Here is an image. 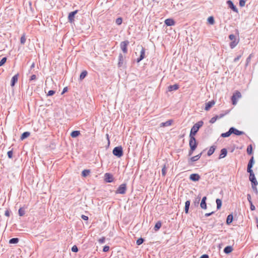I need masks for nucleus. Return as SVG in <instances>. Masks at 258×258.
I'll list each match as a JSON object with an SVG mask.
<instances>
[{
    "label": "nucleus",
    "instance_id": "obj_29",
    "mask_svg": "<svg viewBox=\"0 0 258 258\" xmlns=\"http://www.w3.org/2000/svg\"><path fill=\"white\" fill-rule=\"evenodd\" d=\"M215 150V147L214 146H211L210 147V148L209 149V151H208V153H207L208 156H210L212 155L214 153Z\"/></svg>",
    "mask_w": 258,
    "mask_h": 258
},
{
    "label": "nucleus",
    "instance_id": "obj_23",
    "mask_svg": "<svg viewBox=\"0 0 258 258\" xmlns=\"http://www.w3.org/2000/svg\"><path fill=\"white\" fill-rule=\"evenodd\" d=\"M179 88V86L177 84H174L173 85H170L168 88L169 91H172L174 90H176Z\"/></svg>",
    "mask_w": 258,
    "mask_h": 258
},
{
    "label": "nucleus",
    "instance_id": "obj_5",
    "mask_svg": "<svg viewBox=\"0 0 258 258\" xmlns=\"http://www.w3.org/2000/svg\"><path fill=\"white\" fill-rule=\"evenodd\" d=\"M126 190V184L125 183L121 184L118 187L116 193L119 194H124Z\"/></svg>",
    "mask_w": 258,
    "mask_h": 258
},
{
    "label": "nucleus",
    "instance_id": "obj_33",
    "mask_svg": "<svg viewBox=\"0 0 258 258\" xmlns=\"http://www.w3.org/2000/svg\"><path fill=\"white\" fill-rule=\"evenodd\" d=\"M87 75V72L86 71H83L80 75V80H82L83 79H84L86 77Z\"/></svg>",
    "mask_w": 258,
    "mask_h": 258
},
{
    "label": "nucleus",
    "instance_id": "obj_41",
    "mask_svg": "<svg viewBox=\"0 0 258 258\" xmlns=\"http://www.w3.org/2000/svg\"><path fill=\"white\" fill-rule=\"evenodd\" d=\"M20 42L22 44H24L26 42L25 35L24 34L21 37Z\"/></svg>",
    "mask_w": 258,
    "mask_h": 258
},
{
    "label": "nucleus",
    "instance_id": "obj_1",
    "mask_svg": "<svg viewBox=\"0 0 258 258\" xmlns=\"http://www.w3.org/2000/svg\"><path fill=\"white\" fill-rule=\"evenodd\" d=\"M203 124L204 122L202 120H200L195 123L191 128L189 137H195L199 128L203 126Z\"/></svg>",
    "mask_w": 258,
    "mask_h": 258
},
{
    "label": "nucleus",
    "instance_id": "obj_4",
    "mask_svg": "<svg viewBox=\"0 0 258 258\" xmlns=\"http://www.w3.org/2000/svg\"><path fill=\"white\" fill-rule=\"evenodd\" d=\"M189 145L192 150H195L197 147V143L195 137H189Z\"/></svg>",
    "mask_w": 258,
    "mask_h": 258
},
{
    "label": "nucleus",
    "instance_id": "obj_48",
    "mask_svg": "<svg viewBox=\"0 0 258 258\" xmlns=\"http://www.w3.org/2000/svg\"><path fill=\"white\" fill-rule=\"evenodd\" d=\"M245 4V0H240L239 1V6L241 7H244Z\"/></svg>",
    "mask_w": 258,
    "mask_h": 258
},
{
    "label": "nucleus",
    "instance_id": "obj_40",
    "mask_svg": "<svg viewBox=\"0 0 258 258\" xmlns=\"http://www.w3.org/2000/svg\"><path fill=\"white\" fill-rule=\"evenodd\" d=\"M122 22V19L121 17L118 18L116 19L115 23L117 25H120Z\"/></svg>",
    "mask_w": 258,
    "mask_h": 258
},
{
    "label": "nucleus",
    "instance_id": "obj_3",
    "mask_svg": "<svg viewBox=\"0 0 258 258\" xmlns=\"http://www.w3.org/2000/svg\"><path fill=\"white\" fill-rule=\"evenodd\" d=\"M229 39L232 41L230 43V46L231 48H234L238 43V41H236L235 36L234 34H230L229 36Z\"/></svg>",
    "mask_w": 258,
    "mask_h": 258
},
{
    "label": "nucleus",
    "instance_id": "obj_46",
    "mask_svg": "<svg viewBox=\"0 0 258 258\" xmlns=\"http://www.w3.org/2000/svg\"><path fill=\"white\" fill-rule=\"evenodd\" d=\"M166 166L164 165L162 167V174L163 176H165L166 175Z\"/></svg>",
    "mask_w": 258,
    "mask_h": 258
},
{
    "label": "nucleus",
    "instance_id": "obj_37",
    "mask_svg": "<svg viewBox=\"0 0 258 258\" xmlns=\"http://www.w3.org/2000/svg\"><path fill=\"white\" fill-rule=\"evenodd\" d=\"M208 22L209 24L213 25L215 23V20L214 17L212 16H210L208 18Z\"/></svg>",
    "mask_w": 258,
    "mask_h": 258
},
{
    "label": "nucleus",
    "instance_id": "obj_61",
    "mask_svg": "<svg viewBox=\"0 0 258 258\" xmlns=\"http://www.w3.org/2000/svg\"><path fill=\"white\" fill-rule=\"evenodd\" d=\"M5 215L7 217L10 216V212L8 210H6L5 213Z\"/></svg>",
    "mask_w": 258,
    "mask_h": 258
},
{
    "label": "nucleus",
    "instance_id": "obj_42",
    "mask_svg": "<svg viewBox=\"0 0 258 258\" xmlns=\"http://www.w3.org/2000/svg\"><path fill=\"white\" fill-rule=\"evenodd\" d=\"M144 241V239L142 238H140L137 240V245H141L142 244Z\"/></svg>",
    "mask_w": 258,
    "mask_h": 258
},
{
    "label": "nucleus",
    "instance_id": "obj_28",
    "mask_svg": "<svg viewBox=\"0 0 258 258\" xmlns=\"http://www.w3.org/2000/svg\"><path fill=\"white\" fill-rule=\"evenodd\" d=\"M189 206H190V201H186L185 203V208H184V211H185V213L186 214H187L188 212Z\"/></svg>",
    "mask_w": 258,
    "mask_h": 258
},
{
    "label": "nucleus",
    "instance_id": "obj_15",
    "mask_svg": "<svg viewBox=\"0 0 258 258\" xmlns=\"http://www.w3.org/2000/svg\"><path fill=\"white\" fill-rule=\"evenodd\" d=\"M227 3L230 8H231L234 12L237 13L238 10L236 7L234 5L232 2L230 0H229L227 2Z\"/></svg>",
    "mask_w": 258,
    "mask_h": 258
},
{
    "label": "nucleus",
    "instance_id": "obj_32",
    "mask_svg": "<svg viewBox=\"0 0 258 258\" xmlns=\"http://www.w3.org/2000/svg\"><path fill=\"white\" fill-rule=\"evenodd\" d=\"M161 223L160 221L157 222L154 226V230L156 231H158L161 228Z\"/></svg>",
    "mask_w": 258,
    "mask_h": 258
},
{
    "label": "nucleus",
    "instance_id": "obj_51",
    "mask_svg": "<svg viewBox=\"0 0 258 258\" xmlns=\"http://www.w3.org/2000/svg\"><path fill=\"white\" fill-rule=\"evenodd\" d=\"M105 238L104 237H103L101 238H100L99 240H98V241L100 243H103L105 242Z\"/></svg>",
    "mask_w": 258,
    "mask_h": 258
},
{
    "label": "nucleus",
    "instance_id": "obj_17",
    "mask_svg": "<svg viewBox=\"0 0 258 258\" xmlns=\"http://www.w3.org/2000/svg\"><path fill=\"white\" fill-rule=\"evenodd\" d=\"M231 131L232 132V134H234L237 136H240L244 134V133L242 131H240L234 128V127H230Z\"/></svg>",
    "mask_w": 258,
    "mask_h": 258
},
{
    "label": "nucleus",
    "instance_id": "obj_39",
    "mask_svg": "<svg viewBox=\"0 0 258 258\" xmlns=\"http://www.w3.org/2000/svg\"><path fill=\"white\" fill-rule=\"evenodd\" d=\"M247 153L248 154L250 155L252 153V148L251 145H249L247 147Z\"/></svg>",
    "mask_w": 258,
    "mask_h": 258
},
{
    "label": "nucleus",
    "instance_id": "obj_22",
    "mask_svg": "<svg viewBox=\"0 0 258 258\" xmlns=\"http://www.w3.org/2000/svg\"><path fill=\"white\" fill-rule=\"evenodd\" d=\"M227 154V151L226 149L223 148L221 150V153L219 155V159L224 158Z\"/></svg>",
    "mask_w": 258,
    "mask_h": 258
},
{
    "label": "nucleus",
    "instance_id": "obj_38",
    "mask_svg": "<svg viewBox=\"0 0 258 258\" xmlns=\"http://www.w3.org/2000/svg\"><path fill=\"white\" fill-rule=\"evenodd\" d=\"M18 213L20 216H23L24 215L25 212L23 208H21L19 209Z\"/></svg>",
    "mask_w": 258,
    "mask_h": 258
},
{
    "label": "nucleus",
    "instance_id": "obj_55",
    "mask_svg": "<svg viewBox=\"0 0 258 258\" xmlns=\"http://www.w3.org/2000/svg\"><path fill=\"white\" fill-rule=\"evenodd\" d=\"M252 189L255 191V193L257 194V188H256V185H255L254 184L253 185H252Z\"/></svg>",
    "mask_w": 258,
    "mask_h": 258
},
{
    "label": "nucleus",
    "instance_id": "obj_31",
    "mask_svg": "<svg viewBox=\"0 0 258 258\" xmlns=\"http://www.w3.org/2000/svg\"><path fill=\"white\" fill-rule=\"evenodd\" d=\"M30 133L28 132H25L24 133H23L22 135H21V139L22 140L27 138V137H28L29 136H30Z\"/></svg>",
    "mask_w": 258,
    "mask_h": 258
},
{
    "label": "nucleus",
    "instance_id": "obj_20",
    "mask_svg": "<svg viewBox=\"0 0 258 258\" xmlns=\"http://www.w3.org/2000/svg\"><path fill=\"white\" fill-rule=\"evenodd\" d=\"M202 155V153H201L196 156L191 157L189 159V163L190 164V163H189L190 161H191V162H193L198 161L201 158Z\"/></svg>",
    "mask_w": 258,
    "mask_h": 258
},
{
    "label": "nucleus",
    "instance_id": "obj_49",
    "mask_svg": "<svg viewBox=\"0 0 258 258\" xmlns=\"http://www.w3.org/2000/svg\"><path fill=\"white\" fill-rule=\"evenodd\" d=\"M8 156L9 158H12L13 156V151H9L7 153Z\"/></svg>",
    "mask_w": 258,
    "mask_h": 258
},
{
    "label": "nucleus",
    "instance_id": "obj_24",
    "mask_svg": "<svg viewBox=\"0 0 258 258\" xmlns=\"http://www.w3.org/2000/svg\"><path fill=\"white\" fill-rule=\"evenodd\" d=\"M172 122V120H168L166 121V122H162L160 124V126L161 127H165V126H169V125H171Z\"/></svg>",
    "mask_w": 258,
    "mask_h": 258
},
{
    "label": "nucleus",
    "instance_id": "obj_44",
    "mask_svg": "<svg viewBox=\"0 0 258 258\" xmlns=\"http://www.w3.org/2000/svg\"><path fill=\"white\" fill-rule=\"evenodd\" d=\"M218 119L217 117L215 116L211 118V119L210 120V123H214L216 122V121Z\"/></svg>",
    "mask_w": 258,
    "mask_h": 258
},
{
    "label": "nucleus",
    "instance_id": "obj_57",
    "mask_svg": "<svg viewBox=\"0 0 258 258\" xmlns=\"http://www.w3.org/2000/svg\"><path fill=\"white\" fill-rule=\"evenodd\" d=\"M241 57V55H239L237 56L236 57H235L234 59V62L237 61Z\"/></svg>",
    "mask_w": 258,
    "mask_h": 258
},
{
    "label": "nucleus",
    "instance_id": "obj_11",
    "mask_svg": "<svg viewBox=\"0 0 258 258\" xmlns=\"http://www.w3.org/2000/svg\"><path fill=\"white\" fill-rule=\"evenodd\" d=\"M78 13V11L76 10L75 11L71 12L68 16V20L69 22L72 23L74 21V17L75 15Z\"/></svg>",
    "mask_w": 258,
    "mask_h": 258
},
{
    "label": "nucleus",
    "instance_id": "obj_10",
    "mask_svg": "<svg viewBox=\"0 0 258 258\" xmlns=\"http://www.w3.org/2000/svg\"><path fill=\"white\" fill-rule=\"evenodd\" d=\"M253 164H254V158H253V157L252 156L251 158H250V159L249 160L248 165H247V172H250L251 171H252L251 168L253 165Z\"/></svg>",
    "mask_w": 258,
    "mask_h": 258
},
{
    "label": "nucleus",
    "instance_id": "obj_14",
    "mask_svg": "<svg viewBox=\"0 0 258 258\" xmlns=\"http://www.w3.org/2000/svg\"><path fill=\"white\" fill-rule=\"evenodd\" d=\"M124 61V58L121 54H119L118 56V67L120 68L122 67Z\"/></svg>",
    "mask_w": 258,
    "mask_h": 258
},
{
    "label": "nucleus",
    "instance_id": "obj_64",
    "mask_svg": "<svg viewBox=\"0 0 258 258\" xmlns=\"http://www.w3.org/2000/svg\"><path fill=\"white\" fill-rule=\"evenodd\" d=\"M200 258H209V256L207 254H203Z\"/></svg>",
    "mask_w": 258,
    "mask_h": 258
},
{
    "label": "nucleus",
    "instance_id": "obj_58",
    "mask_svg": "<svg viewBox=\"0 0 258 258\" xmlns=\"http://www.w3.org/2000/svg\"><path fill=\"white\" fill-rule=\"evenodd\" d=\"M81 218L84 220H88V217L85 215H82L81 216Z\"/></svg>",
    "mask_w": 258,
    "mask_h": 258
},
{
    "label": "nucleus",
    "instance_id": "obj_43",
    "mask_svg": "<svg viewBox=\"0 0 258 258\" xmlns=\"http://www.w3.org/2000/svg\"><path fill=\"white\" fill-rule=\"evenodd\" d=\"M7 61V57H3L1 60L0 61V67L3 66Z\"/></svg>",
    "mask_w": 258,
    "mask_h": 258
},
{
    "label": "nucleus",
    "instance_id": "obj_27",
    "mask_svg": "<svg viewBox=\"0 0 258 258\" xmlns=\"http://www.w3.org/2000/svg\"><path fill=\"white\" fill-rule=\"evenodd\" d=\"M233 249L231 246H227L224 249V252L225 253L228 254L232 251Z\"/></svg>",
    "mask_w": 258,
    "mask_h": 258
},
{
    "label": "nucleus",
    "instance_id": "obj_16",
    "mask_svg": "<svg viewBox=\"0 0 258 258\" xmlns=\"http://www.w3.org/2000/svg\"><path fill=\"white\" fill-rule=\"evenodd\" d=\"M215 102L214 100L209 101L206 103L205 109L206 111H208L214 104Z\"/></svg>",
    "mask_w": 258,
    "mask_h": 258
},
{
    "label": "nucleus",
    "instance_id": "obj_56",
    "mask_svg": "<svg viewBox=\"0 0 258 258\" xmlns=\"http://www.w3.org/2000/svg\"><path fill=\"white\" fill-rule=\"evenodd\" d=\"M247 200L249 202V203H251L252 201H251V196L249 194H248L247 196Z\"/></svg>",
    "mask_w": 258,
    "mask_h": 258
},
{
    "label": "nucleus",
    "instance_id": "obj_47",
    "mask_svg": "<svg viewBox=\"0 0 258 258\" xmlns=\"http://www.w3.org/2000/svg\"><path fill=\"white\" fill-rule=\"evenodd\" d=\"M72 251L75 252H77L78 251V248L76 245H74L72 247Z\"/></svg>",
    "mask_w": 258,
    "mask_h": 258
},
{
    "label": "nucleus",
    "instance_id": "obj_7",
    "mask_svg": "<svg viewBox=\"0 0 258 258\" xmlns=\"http://www.w3.org/2000/svg\"><path fill=\"white\" fill-rule=\"evenodd\" d=\"M248 172L249 173V179L251 181V184L257 185L258 184V182L255 177V175L253 171H251Z\"/></svg>",
    "mask_w": 258,
    "mask_h": 258
},
{
    "label": "nucleus",
    "instance_id": "obj_62",
    "mask_svg": "<svg viewBox=\"0 0 258 258\" xmlns=\"http://www.w3.org/2000/svg\"><path fill=\"white\" fill-rule=\"evenodd\" d=\"M68 91V87H64L63 89V91L61 93V94H64L65 92H67Z\"/></svg>",
    "mask_w": 258,
    "mask_h": 258
},
{
    "label": "nucleus",
    "instance_id": "obj_12",
    "mask_svg": "<svg viewBox=\"0 0 258 258\" xmlns=\"http://www.w3.org/2000/svg\"><path fill=\"white\" fill-rule=\"evenodd\" d=\"M145 50L144 47H142V49L140 52V57L137 58V62H139L141 61L143 59L145 58Z\"/></svg>",
    "mask_w": 258,
    "mask_h": 258
},
{
    "label": "nucleus",
    "instance_id": "obj_26",
    "mask_svg": "<svg viewBox=\"0 0 258 258\" xmlns=\"http://www.w3.org/2000/svg\"><path fill=\"white\" fill-rule=\"evenodd\" d=\"M232 134V132L231 130V128L229 130V131L225 133H222L221 135V136L223 138H226L229 137Z\"/></svg>",
    "mask_w": 258,
    "mask_h": 258
},
{
    "label": "nucleus",
    "instance_id": "obj_63",
    "mask_svg": "<svg viewBox=\"0 0 258 258\" xmlns=\"http://www.w3.org/2000/svg\"><path fill=\"white\" fill-rule=\"evenodd\" d=\"M195 150H192L191 149V148H190V150L189 151V153H188V155L189 156H190L192 155V154L193 153V152Z\"/></svg>",
    "mask_w": 258,
    "mask_h": 258
},
{
    "label": "nucleus",
    "instance_id": "obj_34",
    "mask_svg": "<svg viewBox=\"0 0 258 258\" xmlns=\"http://www.w3.org/2000/svg\"><path fill=\"white\" fill-rule=\"evenodd\" d=\"M90 173V170L89 169H85L82 172V175L83 177H86Z\"/></svg>",
    "mask_w": 258,
    "mask_h": 258
},
{
    "label": "nucleus",
    "instance_id": "obj_45",
    "mask_svg": "<svg viewBox=\"0 0 258 258\" xmlns=\"http://www.w3.org/2000/svg\"><path fill=\"white\" fill-rule=\"evenodd\" d=\"M229 112L228 111H226V112L225 113H222V114H220V115H216V116L217 117V118L218 119H220V118H222L223 117H224L226 114H227Z\"/></svg>",
    "mask_w": 258,
    "mask_h": 258
},
{
    "label": "nucleus",
    "instance_id": "obj_6",
    "mask_svg": "<svg viewBox=\"0 0 258 258\" xmlns=\"http://www.w3.org/2000/svg\"><path fill=\"white\" fill-rule=\"evenodd\" d=\"M241 97V93L240 92H239V91H236V92H235L232 97H231V100H232V104L233 105H235L237 103V98H240V97Z\"/></svg>",
    "mask_w": 258,
    "mask_h": 258
},
{
    "label": "nucleus",
    "instance_id": "obj_35",
    "mask_svg": "<svg viewBox=\"0 0 258 258\" xmlns=\"http://www.w3.org/2000/svg\"><path fill=\"white\" fill-rule=\"evenodd\" d=\"M216 202L217 209H220L222 206V201L220 199H216Z\"/></svg>",
    "mask_w": 258,
    "mask_h": 258
},
{
    "label": "nucleus",
    "instance_id": "obj_54",
    "mask_svg": "<svg viewBox=\"0 0 258 258\" xmlns=\"http://www.w3.org/2000/svg\"><path fill=\"white\" fill-rule=\"evenodd\" d=\"M109 250V246H105L104 247H103V251L104 252H107L108 251V250Z\"/></svg>",
    "mask_w": 258,
    "mask_h": 258
},
{
    "label": "nucleus",
    "instance_id": "obj_60",
    "mask_svg": "<svg viewBox=\"0 0 258 258\" xmlns=\"http://www.w3.org/2000/svg\"><path fill=\"white\" fill-rule=\"evenodd\" d=\"M214 213V212H212L211 213H206L205 215V216L206 217H209V216H211V215H212Z\"/></svg>",
    "mask_w": 258,
    "mask_h": 258
},
{
    "label": "nucleus",
    "instance_id": "obj_18",
    "mask_svg": "<svg viewBox=\"0 0 258 258\" xmlns=\"http://www.w3.org/2000/svg\"><path fill=\"white\" fill-rule=\"evenodd\" d=\"M18 74H16L12 77L11 82V86L12 87L14 86L15 84L18 82Z\"/></svg>",
    "mask_w": 258,
    "mask_h": 258
},
{
    "label": "nucleus",
    "instance_id": "obj_21",
    "mask_svg": "<svg viewBox=\"0 0 258 258\" xmlns=\"http://www.w3.org/2000/svg\"><path fill=\"white\" fill-rule=\"evenodd\" d=\"M165 24L168 26H173L175 24L174 21L172 19H167L165 20Z\"/></svg>",
    "mask_w": 258,
    "mask_h": 258
},
{
    "label": "nucleus",
    "instance_id": "obj_30",
    "mask_svg": "<svg viewBox=\"0 0 258 258\" xmlns=\"http://www.w3.org/2000/svg\"><path fill=\"white\" fill-rule=\"evenodd\" d=\"M80 131H74L71 133V136L72 138H76V137H78L80 135Z\"/></svg>",
    "mask_w": 258,
    "mask_h": 258
},
{
    "label": "nucleus",
    "instance_id": "obj_19",
    "mask_svg": "<svg viewBox=\"0 0 258 258\" xmlns=\"http://www.w3.org/2000/svg\"><path fill=\"white\" fill-rule=\"evenodd\" d=\"M206 200H207V197H204L202 199V201H201V204H200V206L201 207L202 209H207V204H206Z\"/></svg>",
    "mask_w": 258,
    "mask_h": 258
},
{
    "label": "nucleus",
    "instance_id": "obj_25",
    "mask_svg": "<svg viewBox=\"0 0 258 258\" xmlns=\"http://www.w3.org/2000/svg\"><path fill=\"white\" fill-rule=\"evenodd\" d=\"M233 219V215L232 214H229L227 217V219H226L227 224H228V225L232 223Z\"/></svg>",
    "mask_w": 258,
    "mask_h": 258
},
{
    "label": "nucleus",
    "instance_id": "obj_8",
    "mask_svg": "<svg viewBox=\"0 0 258 258\" xmlns=\"http://www.w3.org/2000/svg\"><path fill=\"white\" fill-rule=\"evenodd\" d=\"M129 42L127 40L122 41L120 43L121 49L124 53H126L127 51V46Z\"/></svg>",
    "mask_w": 258,
    "mask_h": 258
},
{
    "label": "nucleus",
    "instance_id": "obj_2",
    "mask_svg": "<svg viewBox=\"0 0 258 258\" xmlns=\"http://www.w3.org/2000/svg\"><path fill=\"white\" fill-rule=\"evenodd\" d=\"M113 154L118 157L120 158L123 155V150L121 146H118L115 147L113 151H112Z\"/></svg>",
    "mask_w": 258,
    "mask_h": 258
},
{
    "label": "nucleus",
    "instance_id": "obj_13",
    "mask_svg": "<svg viewBox=\"0 0 258 258\" xmlns=\"http://www.w3.org/2000/svg\"><path fill=\"white\" fill-rule=\"evenodd\" d=\"M189 179L194 181H197L200 179V176L197 173L191 174L189 176Z\"/></svg>",
    "mask_w": 258,
    "mask_h": 258
},
{
    "label": "nucleus",
    "instance_id": "obj_52",
    "mask_svg": "<svg viewBox=\"0 0 258 258\" xmlns=\"http://www.w3.org/2000/svg\"><path fill=\"white\" fill-rule=\"evenodd\" d=\"M250 209L251 211H254L255 209V206L253 205L252 202L250 203Z\"/></svg>",
    "mask_w": 258,
    "mask_h": 258
},
{
    "label": "nucleus",
    "instance_id": "obj_9",
    "mask_svg": "<svg viewBox=\"0 0 258 258\" xmlns=\"http://www.w3.org/2000/svg\"><path fill=\"white\" fill-rule=\"evenodd\" d=\"M105 180L107 182H112L113 180V177L112 174L106 173L104 175Z\"/></svg>",
    "mask_w": 258,
    "mask_h": 258
},
{
    "label": "nucleus",
    "instance_id": "obj_59",
    "mask_svg": "<svg viewBox=\"0 0 258 258\" xmlns=\"http://www.w3.org/2000/svg\"><path fill=\"white\" fill-rule=\"evenodd\" d=\"M36 79V76L35 75H33L31 76L30 81L34 80Z\"/></svg>",
    "mask_w": 258,
    "mask_h": 258
},
{
    "label": "nucleus",
    "instance_id": "obj_36",
    "mask_svg": "<svg viewBox=\"0 0 258 258\" xmlns=\"http://www.w3.org/2000/svg\"><path fill=\"white\" fill-rule=\"evenodd\" d=\"M19 242L18 238H13L9 240V243L11 244H16Z\"/></svg>",
    "mask_w": 258,
    "mask_h": 258
},
{
    "label": "nucleus",
    "instance_id": "obj_50",
    "mask_svg": "<svg viewBox=\"0 0 258 258\" xmlns=\"http://www.w3.org/2000/svg\"><path fill=\"white\" fill-rule=\"evenodd\" d=\"M251 57V54L249 55V56L247 58L246 60V66L248 65L249 62L250 61Z\"/></svg>",
    "mask_w": 258,
    "mask_h": 258
},
{
    "label": "nucleus",
    "instance_id": "obj_53",
    "mask_svg": "<svg viewBox=\"0 0 258 258\" xmlns=\"http://www.w3.org/2000/svg\"><path fill=\"white\" fill-rule=\"evenodd\" d=\"M55 93V91L53 90H50L47 93V96H52Z\"/></svg>",
    "mask_w": 258,
    "mask_h": 258
}]
</instances>
